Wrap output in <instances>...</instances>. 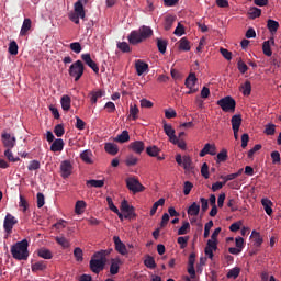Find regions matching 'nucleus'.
Listing matches in <instances>:
<instances>
[{
  "mask_svg": "<svg viewBox=\"0 0 281 281\" xmlns=\"http://www.w3.org/2000/svg\"><path fill=\"white\" fill-rule=\"evenodd\" d=\"M150 36H153V29L143 25L138 30L132 31L127 36V41L130 45H139V43H144V41L150 38Z\"/></svg>",
  "mask_w": 281,
  "mask_h": 281,
  "instance_id": "1",
  "label": "nucleus"
},
{
  "mask_svg": "<svg viewBox=\"0 0 281 281\" xmlns=\"http://www.w3.org/2000/svg\"><path fill=\"white\" fill-rule=\"evenodd\" d=\"M109 254H111V250H100L93 255L90 260V270L92 273H100V271H104L106 256H109Z\"/></svg>",
  "mask_w": 281,
  "mask_h": 281,
  "instance_id": "2",
  "label": "nucleus"
},
{
  "mask_svg": "<svg viewBox=\"0 0 281 281\" xmlns=\"http://www.w3.org/2000/svg\"><path fill=\"white\" fill-rule=\"evenodd\" d=\"M30 243L27 239L15 243L11 246V255L15 260H27L30 258V251L27 250Z\"/></svg>",
  "mask_w": 281,
  "mask_h": 281,
  "instance_id": "3",
  "label": "nucleus"
},
{
  "mask_svg": "<svg viewBox=\"0 0 281 281\" xmlns=\"http://www.w3.org/2000/svg\"><path fill=\"white\" fill-rule=\"evenodd\" d=\"M70 78H74L75 82H78L82 76H85V64L82 60L72 63L68 69Z\"/></svg>",
  "mask_w": 281,
  "mask_h": 281,
  "instance_id": "4",
  "label": "nucleus"
},
{
  "mask_svg": "<svg viewBox=\"0 0 281 281\" xmlns=\"http://www.w3.org/2000/svg\"><path fill=\"white\" fill-rule=\"evenodd\" d=\"M216 104L224 113H234L236 111V100L229 95L220 99Z\"/></svg>",
  "mask_w": 281,
  "mask_h": 281,
  "instance_id": "5",
  "label": "nucleus"
},
{
  "mask_svg": "<svg viewBox=\"0 0 281 281\" xmlns=\"http://www.w3.org/2000/svg\"><path fill=\"white\" fill-rule=\"evenodd\" d=\"M126 187L130 192H133V194H137V192H144V190H146L142 182H139V180L135 177L126 179Z\"/></svg>",
  "mask_w": 281,
  "mask_h": 281,
  "instance_id": "6",
  "label": "nucleus"
},
{
  "mask_svg": "<svg viewBox=\"0 0 281 281\" xmlns=\"http://www.w3.org/2000/svg\"><path fill=\"white\" fill-rule=\"evenodd\" d=\"M19 223V220L14 217L12 214L8 213L4 217L3 227L7 234H12V229Z\"/></svg>",
  "mask_w": 281,
  "mask_h": 281,
  "instance_id": "7",
  "label": "nucleus"
},
{
  "mask_svg": "<svg viewBox=\"0 0 281 281\" xmlns=\"http://www.w3.org/2000/svg\"><path fill=\"white\" fill-rule=\"evenodd\" d=\"M176 162L178 166H182L184 170L190 172L192 170V158L190 156H181V154L176 155Z\"/></svg>",
  "mask_w": 281,
  "mask_h": 281,
  "instance_id": "8",
  "label": "nucleus"
},
{
  "mask_svg": "<svg viewBox=\"0 0 281 281\" xmlns=\"http://www.w3.org/2000/svg\"><path fill=\"white\" fill-rule=\"evenodd\" d=\"M216 249H218V240L209 239L204 249V254L210 258V260H214V251H216Z\"/></svg>",
  "mask_w": 281,
  "mask_h": 281,
  "instance_id": "9",
  "label": "nucleus"
},
{
  "mask_svg": "<svg viewBox=\"0 0 281 281\" xmlns=\"http://www.w3.org/2000/svg\"><path fill=\"white\" fill-rule=\"evenodd\" d=\"M121 212L124 213V218H135V207L128 204V201L124 200L121 203Z\"/></svg>",
  "mask_w": 281,
  "mask_h": 281,
  "instance_id": "10",
  "label": "nucleus"
},
{
  "mask_svg": "<svg viewBox=\"0 0 281 281\" xmlns=\"http://www.w3.org/2000/svg\"><path fill=\"white\" fill-rule=\"evenodd\" d=\"M74 170V166L71 165V161L64 160L60 164V175L63 179H69L71 177V172Z\"/></svg>",
  "mask_w": 281,
  "mask_h": 281,
  "instance_id": "11",
  "label": "nucleus"
},
{
  "mask_svg": "<svg viewBox=\"0 0 281 281\" xmlns=\"http://www.w3.org/2000/svg\"><path fill=\"white\" fill-rule=\"evenodd\" d=\"M1 138H2V144L4 148L12 149L14 148V146H16V137L8 133H2Z\"/></svg>",
  "mask_w": 281,
  "mask_h": 281,
  "instance_id": "12",
  "label": "nucleus"
},
{
  "mask_svg": "<svg viewBox=\"0 0 281 281\" xmlns=\"http://www.w3.org/2000/svg\"><path fill=\"white\" fill-rule=\"evenodd\" d=\"M81 59L88 65V67H90V69H92V71H94V74H100V67H98V64L91 59V54H82Z\"/></svg>",
  "mask_w": 281,
  "mask_h": 281,
  "instance_id": "13",
  "label": "nucleus"
},
{
  "mask_svg": "<svg viewBox=\"0 0 281 281\" xmlns=\"http://www.w3.org/2000/svg\"><path fill=\"white\" fill-rule=\"evenodd\" d=\"M128 148L136 155H142L144 153V149L146 148V145L142 140H135L128 145Z\"/></svg>",
  "mask_w": 281,
  "mask_h": 281,
  "instance_id": "14",
  "label": "nucleus"
},
{
  "mask_svg": "<svg viewBox=\"0 0 281 281\" xmlns=\"http://www.w3.org/2000/svg\"><path fill=\"white\" fill-rule=\"evenodd\" d=\"M113 241H114L115 250L117 251V254H121V256H126V254H128V250L126 249V245L122 243V239H120V236H114Z\"/></svg>",
  "mask_w": 281,
  "mask_h": 281,
  "instance_id": "15",
  "label": "nucleus"
},
{
  "mask_svg": "<svg viewBox=\"0 0 281 281\" xmlns=\"http://www.w3.org/2000/svg\"><path fill=\"white\" fill-rule=\"evenodd\" d=\"M164 131H165V135H167V137H169V142H177V135H175V128H172V125L166 123V121H164V126H162Z\"/></svg>",
  "mask_w": 281,
  "mask_h": 281,
  "instance_id": "16",
  "label": "nucleus"
},
{
  "mask_svg": "<svg viewBox=\"0 0 281 281\" xmlns=\"http://www.w3.org/2000/svg\"><path fill=\"white\" fill-rule=\"evenodd\" d=\"M135 69H136L137 76H143L144 74H146V71H148V64H146L142 59H137L135 61Z\"/></svg>",
  "mask_w": 281,
  "mask_h": 281,
  "instance_id": "17",
  "label": "nucleus"
},
{
  "mask_svg": "<svg viewBox=\"0 0 281 281\" xmlns=\"http://www.w3.org/2000/svg\"><path fill=\"white\" fill-rule=\"evenodd\" d=\"M32 30V20L30 18H25L20 31V36H27V32Z\"/></svg>",
  "mask_w": 281,
  "mask_h": 281,
  "instance_id": "18",
  "label": "nucleus"
},
{
  "mask_svg": "<svg viewBox=\"0 0 281 281\" xmlns=\"http://www.w3.org/2000/svg\"><path fill=\"white\" fill-rule=\"evenodd\" d=\"M65 148V142L61 138H57L50 145L52 153H60Z\"/></svg>",
  "mask_w": 281,
  "mask_h": 281,
  "instance_id": "19",
  "label": "nucleus"
},
{
  "mask_svg": "<svg viewBox=\"0 0 281 281\" xmlns=\"http://www.w3.org/2000/svg\"><path fill=\"white\" fill-rule=\"evenodd\" d=\"M261 205L263 206V210L266 214H268V216H271V214H273V209H271L273 206V202H271V200H269L268 198L261 199Z\"/></svg>",
  "mask_w": 281,
  "mask_h": 281,
  "instance_id": "20",
  "label": "nucleus"
},
{
  "mask_svg": "<svg viewBox=\"0 0 281 281\" xmlns=\"http://www.w3.org/2000/svg\"><path fill=\"white\" fill-rule=\"evenodd\" d=\"M233 131H240V124H243V116L240 114L233 115L231 119Z\"/></svg>",
  "mask_w": 281,
  "mask_h": 281,
  "instance_id": "21",
  "label": "nucleus"
},
{
  "mask_svg": "<svg viewBox=\"0 0 281 281\" xmlns=\"http://www.w3.org/2000/svg\"><path fill=\"white\" fill-rule=\"evenodd\" d=\"M196 80H199L196 78V74L190 72L189 76L186 78V81H184V85H186L187 89L194 88V85H196Z\"/></svg>",
  "mask_w": 281,
  "mask_h": 281,
  "instance_id": "22",
  "label": "nucleus"
},
{
  "mask_svg": "<svg viewBox=\"0 0 281 281\" xmlns=\"http://www.w3.org/2000/svg\"><path fill=\"white\" fill-rule=\"evenodd\" d=\"M201 212V205L199 203L193 202L187 210V214L189 216H199V213Z\"/></svg>",
  "mask_w": 281,
  "mask_h": 281,
  "instance_id": "23",
  "label": "nucleus"
},
{
  "mask_svg": "<svg viewBox=\"0 0 281 281\" xmlns=\"http://www.w3.org/2000/svg\"><path fill=\"white\" fill-rule=\"evenodd\" d=\"M120 259H111L110 273L111 276H117L120 273Z\"/></svg>",
  "mask_w": 281,
  "mask_h": 281,
  "instance_id": "24",
  "label": "nucleus"
},
{
  "mask_svg": "<svg viewBox=\"0 0 281 281\" xmlns=\"http://www.w3.org/2000/svg\"><path fill=\"white\" fill-rule=\"evenodd\" d=\"M89 95H90V102H91V104H92V105H95V104H98V99H99V98H103L104 91H102V90L92 91V92L89 93Z\"/></svg>",
  "mask_w": 281,
  "mask_h": 281,
  "instance_id": "25",
  "label": "nucleus"
},
{
  "mask_svg": "<svg viewBox=\"0 0 281 281\" xmlns=\"http://www.w3.org/2000/svg\"><path fill=\"white\" fill-rule=\"evenodd\" d=\"M80 157L85 164H93V160L91 159L93 157V153L91 149H86L80 154Z\"/></svg>",
  "mask_w": 281,
  "mask_h": 281,
  "instance_id": "26",
  "label": "nucleus"
},
{
  "mask_svg": "<svg viewBox=\"0 0 281 281\" xmlns=\"http://www.w3.org/2000/svg\"><path fill=\"white\" fill-rule=\"evenodd\" d=\"M37 255L40 258H44V260H52V258H54V255L52 254V250L47 249V248H41L37 251Z\"/></svg>",
  "mask_w": 281,
  "mask_h": 281,
  "instance_id": "27",
  "label": "nucleus"
},
{
  "mask_svg": "<svg viewBox=\"0 0 281 281\" xmlns=\"http://www.w3.org/2000/svg\"><path fill=\"white\" fill-rule=\"evenodd\" d=\"M104 150L109 155H117V153L120 151V149L117 148V145L113 143H105Z\"/></svg>",
  "mask_w": 281,
  "mask_h": 281,
  "instance_id": "28",
  "label": "nucleus"
},
{
  "mask_svg": "<svg viewBox=\"0 0 281 281\" xmlns=\"http://www.w3.org/2000/svg\"><path fill=\"white\" fill-rule=\"evenodd\" d=\"M267 27L271 34H276L280 27V23L276 20H268Z\"/></svg>",
  "mask_w": 281,
  "mask_h": 281,
  "instance_id": "29",
  "label": "nucleus"
},
{
  "mask_svg": "<svg viewBox=\"0 0 281 281\" xmlns=\"http://www.w3.org/2000/svg\"><path fill=\"white\" fill-rule=\"evenodd\" d=\"M60 104L63 111H69V109H71V98L69 95H63Z\"/></svg>",
  "mask_w": 281,
  "mask_h": 281,
  "instance_id": "30",
  "label": "nucleus"
},
{
  "mask_svg": "<svg viewBox=\"0 0 281 281\" xmlns=\"http://www.w3.org/2000/svg\"><path fill=\"white\" fill-rule=\"evenodd\" d=\"M166 204V199L164 198H160L158 201H156L153 206H151V210H150V216H155V214H157V210L160 207V206H164Z\"/></svg>",
  "mask_w": 281,
  "mask_h": 281,
  "instance_id": "31",
  "label": "nucleus"
},
{
  "mask_svg": "<svg viewBox=\"0 0 281 281\" xmlns=\"http://www.w3.org/2000/svg\"><path fill=\"white\" fill-rule=\"evenodd\" d=\"M75 14L79 15L80 19H85L86 13H85V5L82 4V2L77 1L75 3Z\"/></svg>",
  "mask_w": 281,
  "mask_h": 281,
  "instance_id": "32",
  "label": "nucleus"
},
{
  "mask_svg": "<svg viewBox=\"0 0 281 281\" xmlns=\"http://www.w3.org/2000/svg\"><path fill=\"white\" fill-rule=\"evenodd\" d=\"M31 269L33 273L45 271L47 269V265H45V261H37L31 266Z\"/></svg>",
  "mask_w": 281,
  "mask_h": 281,
  "instance_id": "33",
  "label": "nucleus"
},
{
  "mask_svg": "<svg viewBox=\"0 0 281 281\" xmlns=\"http://www.w3.org/2000/svg\"><path fill=\"white\" fill-rule=\"evenodd\" d=\"M179 49L180 52H190V41H188V37H182L179 41Z\"/></svg>",
  "mask_w": 281,
  "mask_h": 281,
  "instance_id": "34",
  "label": "nucleus"
},
{
  "mask_svg": "<svg viewBox=\"0 0 281 281\" xmlns=\"http://www.w3.org/2000/svg\"><path fill=\"white\" fill-rule=\"evenodd\" d=\"M55 240L57 243V245H60V247H63V249H69L71 247V244L69 243V239H67L66 237H55Z\"/></svg>",
  "mask_w": 281,
  "mask_h": 281,
  "instance_id": "35",
  "label": "nucleus"
},
{
  "mask_svg": "<svg viewBox=\"0 0 281 281\" xmlns=\"http://www.w3.org/2000/svg\"><path fill=\"white\" fill-rule=\"evenodd\" d=\"M156 41L158 52H160V54H166V49H168V41L161 38H157Z\"/></svg>",
  "mask_w": 281,
  "mask_h": 281,
  "instance_id": "36",
  "label": "nucleus"
},
{
  "mask_svg": "<svg viewBox=\"0 0 281 281\" xmlns=\"http://www.w3.org/2000/svg\"><path fill=\"white\" fill-rule=\"evenodd\" d=\"M144 265L145 267H147V269H156L157 268V263L155 262V258H153V256L147 255L145 260H144Z\"/></svg>",
  "mask_w": 281,
  "mask_h": 281,
  "instance_id": "37",
  "label": "nucleus"
},
{
  "mask_svg": "<svg viewBox=\"0 0 281 281\" xmlns=\"http://www.w3.org/2000/svg\"><path fill=\"white\" fill-rule=\"evenodd\" d=\"M131 139V135H128V131H123L117 137L115 138V142H119L120 144H126Z\"/></svg>",
  "mask_w": 281,
  "mask_h": 281,
  "instance_id": "38",
  "label": "nucleus"
},
{
  "mask_svg": "<svg viewBox=\"0 0 281 281\" xmlns=\"http://www.w3.org/2000/svg\"><path fill=\"white\" fill-rule=\"evenodd\" d=\"M240 276V268L235 267L233 269H231L227 274L226 278H228V280H236V278H238Z\"/></svg>",
  "mask_w": 281,
  "mask_h": 281,
  "instance_id": "39",
  "label": "nucleus"
},
{
  "mask_svg": "<svg viewBox=\"0 0 281 281\" xmlns=\"http://www.w3.org/2000/svg\"><path fill=\"white\" fill-rule=\"evenodd\" d=\"M146 153L149 157H157L161 153V149H159V147L154 145V146L147 147Z\"/></svg>",
  "mask_w": 281,
  "mask_h": 281,
  "instance_id": "40",
  "label": "nucleus"
},
{
  "mask_svg": "<svg viewBox=\"0 0 281 281\" xmlns=\"http://www.w3.org/2000/svg\"><path fill=\"white\" fill-rule=\"evenodd\" d=\"M85 207H87L86 201H82V200L77 201L75 205L76 214H82L85 212Z\"/></svg>",
  "mask_w": 281,
  "mask_h": 281,
  "instance_id": "41",
  "label": "nucleus"
},
{
  "mask_svg": "<svg viewBox=\"0 0 281 281\" xmlns=\"http://www.w3.org/2000/svg\"><path fill=\"white\" fill-rule=\"evenodd\" d=\"M190 232V222H182V226L178 229V236H186Z\"/></svg>",
  "mask_w": 281,
  "mask_h": 281,
  "instance_id": "42",
  "label": "nucleus"
},
{
  "mask_svg": "<svg viewBox=\"0 0 281 281\" xmlns=\"http://www.w3.org/2000/svg\"><path fill=\"white\" fill-rule=\"evenodd\" d=\"M175 23V16L172 15H167L165 18V24H164V27L166 30V32L172 30V24Z\"/></svg>",
  "mask_w": 281,
  "mask_h": 281,
  "instance_id": "43",
  "label": "nucleus"
},
{
  "mask_svg": "<svg viewBox=\"0 0 281 281\" xmlns=\"http://www.w3.org/2000/svg\"><path fill=\"white\" fill-rule=\"evenodd\" d=\"M241 93L243 95H251V81L246 80L244 85H241Z\"/></svg>",
  "mask_w": 281,
  "mask_h": 281,
  "instance_id": "44",
  "label": "nucleus"
},
{
  "mask_svg": "<svg viewBox=\"0 0 281 281\" xmlns=\"http://www.w3.org/2000/svg\"><path fill=\"white\" fill-rule=\"evenodd\" d=\"M116 47L123 54H128L131 52V46L126 42H117Z\"/></svg>",
  "mask_w": 281,
  "mask_h": 281,
  "instance_id": "45",
  "label": "nucleus"
},
{
  "mask_svg": "<svg viewBox=\"0 0 281 281\" xmlns=\"http://www.w3.org/2000/svg\"><path fill=\"white\" fill-rule=\"evenodd\" d=\"M262 52L265 56H272L273 52L271 50V41H265L262 44Z\"/></svg>",
  "mask_w": 281,
  "mask_h": 281,
  "instance_id": "46",
  "label": "nucleus"
},
{
  "mask_svg": "<svg viewBox=\"0 0 281 281\" xmlns=\"http://www.w3.org/2000/svg\"><path fill=\"white\" fill-rule=\"evenodd\" d=\"M138 115H139V108H137V105L136 104H131L130 105V117H132V120H137V117H138Z\"/></svg>",
  "mask_w": 281,
  "mask_h": 281,
  "instance_id": "47",
  "label": "nucleus"
},
{
  "mask_svg": "<svg viewBox=\"0 0 281 281\" xmlns=\"http://www.w3.org/2000/svg\"><path fill=\"white\" fill-rule=\"evenodd\" d=\"M248 14L250 19H258L262 14V10H260L259 8L252 7L250 8Z\"/></svg>",
  "mask_w": 281,
  "mask_h": 281,
  "instance_id": "48",
  "label": "nucleus"
},
{
  "mask_svg": "<svg viewBox=\"0 0 281 281\" xmlns=\"http://www.w3.org/2000/svg\"><path fill=\"white\" fill-rule=\"evenodd\" d=\"M9 54H11V56H16V54H19V44H16L15 41H12L9 44Z\"/></svg>",
  "mask_w": 281,
  "mask_h": 281,
  "instance_id": "49",
  "label": "nucleus"
},
{
  "mask_svg": "<svg viewBox=\"0 0 281 281\" xmlns=\"http://www.w3.org/2000/svg\"><path fill=\"white\" fill-rule=\"evenodd\" d=\"M265 135H276V124L273 123H268L265 126V131H263Z\"/></svg>",
  "mask_w": 281,
  "mask_h": 281,
  "instance_id": "50",
  "label": "nucleus"
},
{
  "mask_svg": "<svg viewBox=\"0 0 281 281\" xmlns=\"http://www.w3.org/2000/svg\"><path fill=\"white\" fill-rule=\"evenodd\" d=\"M87 186H91V188H104V180H88Z\"/></svg>",
  "mask_w": 281,
  "mask_h": 281,
  "instance_id": "51",
  "label": "nucleus"
},
{
  "mask_svg": "<svg viewBox=\"0 0 281 281\" xmlns=\"http://www.w3.org/2000/svg\"><path fill=\"white\" fill-rule=\"evenodd\" d=\"M188 240H190V236L178 237V245H180V249H186L188 247Z\"/></svg>",
  "mask_w": 281,
  "mask_h": 281,
  "instance_id": "52",
  "label": "nucleus"
},
{
  "mask_svg": "<svg viewBox=\"0 0 281 281\" xmlns=\"http://www.w3.org/2000/svg\"><path fill=\"white\" fill-rule=\"evenodd\" d=\"M252 236H255V240H254L255 246L260 247V245H262L263 243V239H262V236H260V233L252 231Z\"/></svg>",
  "mask_w": 281,
  "mask_h": 281,
  "instance_id": "53",
  "label": "nucleus"
},
{
  "mask_svg": "<svg viewBox=\"0 0 281 281\" xmlns=\"http://www.w3.org/2000/svg\"><path fill=\"white\" fill-rule=\"evenodd\" d=\"M70 49L75 52V54H80V52H82V45L80 42L70 43Z\"/></svg>",
  "mask_w": 281,
  "mask_h": 281,
  "instance_id": "54",
  "label": "nucleus"
},
{
  "mask_svg": "<svg viewBox=\"0 0 281 281\" xmlns=\"http://www.w3.org/2000/svg\"><path fill=\"white\" fill-rule=\"evenodd\" d=\"M237 69L240 71V74H247L249 67L247 64H245V61H243V59H239L237 63Z\"/></svg>",
  "mask_w": 281,
  "mask_h": 281,
  "instance_id": "55",
  "label": "nucleus"
},
{
  "mask_svg": "<svg viewBox=\"0 0 281 281\" xmlns=\"http://www.w3.org/2000/svg\"><path fill=\"white\" fill-rule=\"evenodd\" d=\"M227 149H222L221 153L217 154V164L227 161Z\"/></svg>",
  "mask_w": 281,
  "mask_h": 281,
  "instance_id": "56",
  "label": "nucleus"
},
{
  "mask_svg": "<svg viewBox=\"0 0 281 281\" xmlns=\"http://www.w3.org/2000/svg\"><path fill=\"white\" fill-rule=\"evenodd\" d=\"M54 133L57 137H63L65 135V127L63 124H58L54 128Z\"/></svg>",
  "mask_w": 281,
  "mask_h": 281,
  "instance_id": "57",
  "label": "nucleus"
},
{
  "mask_svg": "<svg viewBox=\"0 0 281 281\" xmlns=\"http://www.w3.org/2000/svg\"><path fill=\"white\" fill-rule=\"evenodd\" d=\"M4 157H7V159L9 161H12L13 164L19 161V159H20L19 157L14 158V154H12V149H7L4 151Z\"/></svg>",
  "mask_w": 281,
  "mask_h": 281,
  "instance_id": "58",
  "label": "nucleus"
},
{
  "mask_svg": "<svg viewBox=\"0 0 281 281\" xmlns=\"http://www.w3.org/2000/svg\"><path fill=\"white\" fill-rule=\"evenodd\" d=\"M192 188H194V184L190 181H186L183 186V194L188 196V194L192 192Z\"/></svg>",
  "mask_w": 281,
  "mask_h": 281,
  "instance_id": "59",
  "label": "nucleus"
},
{
  "mask_svg": "<svg viewBox=\"0 0 281 281\" xmlns=\"http://www.w3.org/2000/svg\"><path fill=\"white\" fill-rule=\"evenodd\" d=\"M214 227V222L211 220L204 226V238L210 237V231Z\"/></svg>",
  "mask_w": 281,
  "mask_h": 281,
  "instance_id": "60",
  "label": "nucleus"
},
{
  "mask_svg": "<svg viewBox=\"0 0 281 281\" xmlns=\"http://www.w3.org/2000/svg\"><path fill=\"white\" fill-rule=\"evenodd\" d=\"M27 169L30 171L32 170H40L41 169V161L38 160H32L30 161L29 166H27Z\"/></svg>",
  "mask_w": 281,
  "mask_h": 281,
  "instance_id": "61",
  "label": "nucleus"
},
{
  "mask_svg": "<svg viewBox=\"0 0 281 281\" xmlns=\"http://www.w3.org/2000/svg\"><path fill=\"white\" fill-rule=\"evenodd\" d=\"M173 34L176 36H183V34H186V27L181 23H178Z\"/></svg>",
  "mask_w": 281,
  "mask_h": 281,
  "instance_id": "62",
  "label": "nucleus"
},
{
  "mask_svg": "<svg viewBox=\"0 0 281 281\" xmlns=\"http://www.w3.org/2000/svg\"><path fill=\"white\" fill-rule=\"evenodd\" d=\"M74 256H75V258H76V260H77L78 262H82V260H83V258H82L83 252H82V250L80 249V247L75 248V250H74Z\"/></svg>",
  "mask_w": 281,
  "mask_h": 281,
  "instance_id": "63",
  "label": "nucleus"
},
{
  "mask_svg": "<svg viewBox=\"0 0 281 281\" xmlns=\"http://www.w3.org/2000/svg\"><path fill=\"white\" fill-rule=\"evenodd\" d=\"M20 207H22V212H27V207H30V204H27V200L23 198V195H20V202H19Z\"/></svg>",
  "mask_w": 281,
  "mask_h": 281,
  "instance_id": "64",
  "label": "nucleus"
}]
</instances>
